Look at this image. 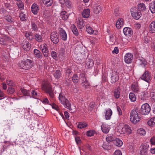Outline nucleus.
I'll use <instances>...</instances> for the list:
<instances>
[{"label":"nucleus","mask_w":155,"mask_h":155,"mask_svg":"<svg viewBox=\"0 0 155 155\" xmlns=\"http://www.w3.org/2000/svg\"><path fill=\"white\" fill-rule=\"evenodd\" d=\"M140 110L138 107H135L131 111L130 119L133 123L136 124L140 120V117L138 114Z\"/></svg>","instance_id":"nucleus-1"},{"label":"nucleus","mask_w":155,"mask_h":155,"mask_svg":"<svg viewBox=\"0 0 155 155\" xmlns=\"http://www.w3.org/2000/svg\"><path fill=\"white\" fill-rule=\"evenodd\" d=\"M33 62L31 60L27 59L25 61H23L18 64L20 68L25 70L30 69L33 66Z\"/></svg>","instance_id":"nucleus-2"},{"label":"nucleus","mask_w":155,"mask_h":155,"mask_svg":"<svg viewBox=\"0 0 155 155\" xmlns=\"http://www.w3.org/2000/svg\"><path fill=\"white\" fill-rule=\"evenodd\" d=\"M150 108L149 105L147 103L143 104L140 110V113L143 115H147L150 112Z\"/></svg>","instance_id":"nucleus-3"},{"label":"nucleus","mask_w":155,"mask_h":155,"mask_svg":"<svg viewBox=\"0 0 155 155\" xmlns=\"http://www.w3.org/2000/svg\"><path fill=\"white\" fill-rule=\"evenodd\" d=\"M50 38L51 41L54 44H57L59 42V35L56 31L52 32L51 33Z\"/></svg>","instance_id":"nucleus-4"},{"label":"nucleus","mask_w":155,"mask_h":155,"mask_svg":"<svg viewBox=\"0 0 155 155\" xmlns=\"http://www.w3.org/2000/svg\"><path fill=\"white\" fill-rule=\"evenodd\" d=\"M149 147V145L147 144L142 145L140 147V152L141 155H147Z\"/></svg>","instance_id":"nucleus-5"},{"label":"nucleus","mask_w":155,"mask_h":155,"mask_svg":"<svg viewBox=\"0 0 155 155\" xmlns=\"http://www.w3.org/2000/svg\"><path fill=\"white\" fill-rule=\"evenodd\" d=\"M141 78L147 82L149 83L151 80V77L149 72L146 71L142 76Z\"/></svg>","instance_id":"nucleus-6"},{"label":"nucleus","mask_w":155,"mask_h":155,"mask_svg":"<svg viewBox=\"0 0 155 155\" xmlns=\"http://www.w3.org/2000/svg\"><path fill=\"white\" fill-rule=\"evenodd\" d=\"M121 132L122 134H125L126 132L128 134H130L131 133V130L128 125H125L121 129Z\"/></svg>","instance_id":"nucleus-7"},{"label":"nucleus","mask_w":155,"mask_h":155,"mask_svg":"<svg viewBox=\"0 0 155 155\" xmlns=\"http://www.w3.org/2000/svg\"><path fill=\"white\" fill-rule=\"evenodd\" d=\"M59 33L61 38L64 41H65L67 39V35L66 32L62 28H60Z\"/></svg>","instance_id":"nucleus-8"},{"label":"nucleus","mask_w":155,"mask_h":155,"mask_svg":"<svg viewBox=\"0 0 155 155\" xmlns=\"http://www.w3.org/2000/svg\"><path fill=\"white\" fill-rule=\"evenodd\" d=\"M119 79V76L117 74V72L115 71H114L112 72L111 82L112 83H114L117 81Z\"/></svg>","instance_id":"nucleus-9"},{"label":"nucleus","mask_w":155,"mask_h":155,"mask_svg":"<svg viewBox=\"0 0 155 155\" xmlns=\"http://www.w3.org/2000/svg\"><path fill=\"white\" fill-rule=\"evenodd\" d=\"M131 14L133 17L135 19H138L141 16V12L140 11L131 12Z\"/></svg>","instance_id":"nucleus-10"},{"label":"nucleus","mask_w":155,"mask_h":155,"mask_svg":"<svg viewBox=\"0 0 155 155\" xmlns=\"http://www.w3.org/2000/svg\"><path fill=\"white\" fill-rule=\"evenodd\" d=\"M123 32L126 36H130L133 34V31L131 28L128 27L124 28L123 29Z\"/></svg>","instance_id":"nucleus-11"},{"label":"nucleus","mask_w":155,"mask_h":155,"mask_svg":"<svg viewBox=\"0 0 155 155\" xmlns=\"http://www.w3.org/2000/svg\"><path fill=\"white\" fill-rule=\"evenodd\" d=\"M133 57L130 53H128L126 54L125 57V61L126 63H130L132 60Z\"/></svg>","instance_id":"nucleus-12"},{"label":"nucleus","mask_w":155,"mask_h":155,"mask_svg":"<svg viewBox=\"0 0 155 155\" xmlns=\"http://www.w3.org/2000/svg\"><path fill=\"white\" fill-rule=\"evenodd\" d=\"M149 29L152 33H155V21L151 22L149 26Z\"/></svg>","instance_id":"nucleus-13"},{"label":"nucleus","mask_w":155,"mask_h":155,"mask_svg":"<svg viewBox=\"0 0 155 155\" xmlns=\"http://www.w3.org/2000/svg\"><path fill=\"white\" fill-rule=\"evenodd\" d=\"M90 10L89 9H84L82 13L83 17L85 18H87L90 15Z\"/></svg>","instance_id":"nucleus-14"},{"label":"nucleus","mask_w":155,"mask_h":155,"mask_svg":"<svg viewBox=\"0 0 155 155\" xmlns=\"http://www.w3.org/2000/svg\"><path fill=\"white\" fill-rule=\"evenodd\" d=\"M86 64L89 68H91L94 65V62L93 60L91 59H87L86 61Z\"/></svg>","instance_id":"nucleus-15"},{"label":"nucleus","mask_w":155,"mask_h":155,"mask_svg":"<svg viewBox=\"0 0 155 155\" xmlns=\"http://www.w3.org/2000/svg\"><path fill=\"white\" fill-rule=\"evenodd\" d=\"M31 9L32 12L34 14H36L38 12L37 10H38V5L34 3L31 6Z\"/></svg>","instance_id":"nucleus-16"},{"label":"nucleus","mask_w":155,"mask_h":155,"mask_svg":"<svg viewBox=\"0 0 155 155\" xmlns=\"http://www.w3.org/2000/svg\"><path fill=\"white\" fill-rule=\"evenodd\" d=\"M113 143L116 146L120 147L122 145L123 142L119 139L116 138L115 139Z\"/></svg>","instance_id":"nucleus-17"},{"label":"nucleus","mask_w":155,"mask_h":155,"mask_svg":"<svg viewBox=\"0 0 155 155\" xmlns=\"http://www.w3.org/2000/svg\"><path fill=\"white\" fill-rule=\"evenodd\" d=\"M112 114V112L111 109H109L106 110L105 114L106 119V120L110 119Z\"/></svg>","instance_id":"nucleus-18"},{"label":"nucleus","mask_w":155,"mask_h":155,"mask_svg":"<svg viewBox=\"0 0 155 155\" xmlns=\"http://www.w3.org/2000/svg\"><path fill=\"white\" fill-rule=\"evenodd\" d=\"M22 48L25 51L29 50L31 48L30 44L28 42H25L23 44Z\"/></svg>","instance_id":"nucleus-19"},{"label":"nucleus","mask_w":155,"mask_h":155,"mask_svg":"<svg viewBox=\"0 0 155 155\" xmlns=\"http://www.w3.org/2000/svg\"><path fill=\"white\" fill-rule=\"evenodd\" d=\"M114 93L115 97L117 99L119 98L120 95V88L118 87L117 89H115Z\"/></svg>","instance_id":"nucleus-20"},{"label":"nucleus","mask_w":155,"mask_h":155,"mask_svg":"<svg viewBox=\"0 0 155 155\" xmlns=\"http://www.w3.org/2000/svg\"><path fill=\"white\" fill-rule=\"evenodd\" d=\"M123 24V19L122 18H120L118 19L116 23V27L118 29H120L121 27V25H122Z\"/></svg>","instance_id":"nucleus-21"},{"label":"nucleus","mask_w":155,"mask_h":155,"mask_svg":"<svg viewBox=\"0 0 155 155\" xmlns=\"http://www.w3.org/2000/svg\"><path fill=\"white\" fill-rule=\"evenodd\" d=\"M150 9L152 13H155V2H152L150 4Z\"/></svg>","instance_id":"nucleus-22"},{"label":"nucleus","mask_w":155,"mask_h":155,"mask_svg":"<svg viewBox=\"0 0 155 155\" xmlns=\"http://www.w3.org/2000/svg\"><path fill=\"white\" fill-rule=\"evenodd\" d=\"M93 8L94 12L96 14L99 13L101 11V8L99 5L94 6H93Z\"/></svg>","instance_id":"nucleus-23"},{"label":"nucleus","mask_w":155,"mask_h":155,"mask_svg":"<svg viewBox=\"0 0 155 155\" xmlns=\"http://www.w3.org/2000/svg\"><path fill=\"white\" fill-rule=\"evenodd\" d=\"M59 100L61 102V103L63 104H64V102H66V100H68L67 99H66L65 97L61 94H60L59 96L58 97Z\"/></svg>","instance_id":"nucleus-24"},{"label":"nucleus","mask_w":155,"mask_h":155,"mask_svg":"<svg viewBox=\"0 0 155 155\" xmlns=\"http://www.w3.org/2000/svg\"><path fill=\"white\" fill-rule=\"evenodd\" d=\"M61 15L63 20H66L68 18V15L67 14V12L65 11L61 12L60 13Z\"/></svg>","instance_id":"nucleus-25"},{"label":"nucleus","mask_w":155,"mask_h":155,"mask_svg":"<svg viewBox=\"0 0 155 155\" xmlns=\"http://www.w3.org/2000/svg\"><path fill=\"white\" fill-rule=\"evenodd\" d=\"M138 9L139 11H143L146 10L145 5L143 3H140L138 5Z\"/></svg>","instance_id":"nucleus-26"},{"label":"nucleus","mask_w":155,"mask_h":155,"mask_svg":"<svg viewBox=\"0 0 155 155\" xmlns=\"http://www.w3.org/2000/svg\"><path fill=\"white\" fill-rule=\"evenodd\" d=\"M42 2L44 4L47 6H49L51 5L53 0H42Z\"/></svg>","instance_id":"nucleus-27"},{"label":"nucleus","mask_w":155,"mask_h":155,"mask_svg":"<svg viewBox=\"0 0 155 155\" xmlns=\"http://www.w3.org/2000/svg\"><path fill=\"white\" fill-rule=\"evenodd\" d=\"M129 97L131 101L134 102L136 100V97L135 94L133 93H130L129 95Z\"/></svg>","instance_id":"nucleus-28"},{"label":"nucleus","mask_w":155,"mask_h":155,"mask_svg":"<svg viewBox=\"0 0 155 155\" xmlns=\"http://www.w3.org/2000/svg\"><path fill=\"white\" fill-rule=\"evenodd\" d=\"M95 130H90L86 132V135L88 137H91L94 135V134L96 133Z\"/></svg>","instance_id":"nucleus-29"},{"label":"nucleus","mask_w":155,"mask_h":155,"mask_svg":"<svg viewBox=\"0 0 155 155\" xmlns=\"http://www.w3.org/2000/svg\"><path fill=\"white\" fill-rule=\"evenodd\" d=\"M87 126V124L84 122H80L79 123L77 127L79 128L82 129L86 127Z\"/></svg>","instance_id":"nucleus-30"},{"label":"nucleus","mask_w":155,"mask_h":155,"mask_svg":"<svg viewBox=\"0 0 155 155\" xmlns=\"http://www.w3.org/2000/svg\"><path fill=\"white\" fill-rule=\"evenodd\" d=\"M109 143L108 142L104 143L102 147L104 149L108 150H110L111 149V147L110 145H109Z\"/></svg>","instance_id":"nucleus-31"},{"label":"nucleus","mask_w":155,"mask_h":155,"mask_svg":"<svg viewBox=\"0 0 155 155\" xmlns=\"http://www.w3.org/2000/svg\"><path fill=\"white\" fill-rule=\"evenodd\" d=\"M54 77L57 79L59 78L61 75V73L59 70H57L54 74Z\"/></svg>","instance_id":"nucleus-32"},{"label":"nucleus","mask_w":155,"mask_h":155,"mask_svg":"<svg viewBox=\"0 0 155 155\" xmlns=\"http://www.w3.org/2000/svg\"><path fill=\"white\" fill-rule=\"evenodd\" d=\"M34 52L37 57L40 58H42L41 54L39 50L35 49L34 50Z\"/></svg>","instance_id":"nucleus-33"},{"label":"nucleus","mask_w":155,"mask_h":155,"mask_svg":"<svg viewBox=\"0 0 155 155\" xmlns=\"http://www.w3.org/2000/svg\"><path fill=\"white\" fill-rule=\"evenodd\" d=\"M155 123V117L150 119L147 121V124L150 126H152Z\"/></svg>","instance_id":"nucleus-34"},{"label":"nucleus","mask_w":155,"mask_h":155,"mask_svg":"<svg viewBox=\"0 0 155 155\" xmlns=\"http://www.w3.org/2000/svg\"><path fill=\"white\" fill-rule=\"evenodd\" d=\"M72 80L74 83H77L79 81V78L77 74H74L72 77Z\"/></svg>","instance_id":"nucleus-35"},{"label":"nucleus","mask_w":155,"mask_h":155,"mask_svg":"<svg viewBox=\"0 0 155 155\" xmlns=\"http://www.w3.org/2000/svg\"><path fill=\"white\" fill-rule=\"evenodd\" d=\"M32 33L31 32H29L28 33H25V36L27 39H30V40H32L34 39V37L32 35Z\"/></svg>","instance_id":"nucleus-36"},{"label":"nucleus","mask_w":155,"mask_h":155,"mask_svg":"<svg viewBox=\"0 0 155 155\" xmlns=\"http://www.w3.org/2000/svg\"><path fill=\"white\" fill-rule=\"evenodd\" d=\"M20 90L22 93L25 96H29V92L28 90L24 89L23 88H21Z\"/></svg>","instance_id":"nucleus-37"},{"label":"nucleus","mask_w":155,"mask_h":155,"mask_svg":"<svg viewBox=\"0 0 155 155\" xmlns=\"http://www.w3.org/2000/svg\"><path fill=\"white\" fill-rule=\"evenodd\" d=\"M35 39L38 41L41 42L42 41V36L39 34H36L35 35Z\"/></svg>","instance_id":"nucleus-38"},{"label":"nucleus","mask_w":155,"mask_h":155,"mask_svg":"<svg viewBox=\"0 0 155 155\" xmlns=\"http://www.w3.org/2000/svg\"><path fill=\"white\" fill-rule=\"evenodd\" d=\"M31 25L32 29L35 31H37L38 30V27L35 22L33 21H31Z\"/></svg>","instance_id":"nucleus-39"},{"label":"nucleus","mask_w":155,"mask_h":155,"mask_svg":"<svg viewBox=\"0 0 155 155\" xmlns=\"http://www.w3.org/2000/svg\"><path fill=\"white\" fill-rule=\"evenodd\" d=\"M15 91V90L12 87H8L7 92L9 94H12Z\"/></svg>","instance_id":"nucleus-40"},{"label":"nucleus","mask_w":155,"mask_h":155,"mask_svg":"<svg viewBox=\"0 0 155 155\" xmlns=\"http://www.w3.org/2000/svg\"><path fill=\"white\" fill-rule=\"evenodd\" d=\"M132 90L135 92H137L138 90L137 85L136 84H133L131 85Z\"/></svg>","instance_id":"nucleus-41"},{"label":"nucleus","mask_w":155,"mask_h":155,"mask_svg":"<svg viewBox=\"0 0 155 155\" xmlns=\"http://www.w3.org/2000/svg\"><path fill=\"white\" fill-rule=\"evenodd\" d=\"M115 138L114 137L112 136H109L107 137L106 138V140L107 142L110 143V142H112L113 143V141L114 140Z\"/></svg>","instance_id":"nucleus-42"},{"label":"nucleus","mask_w":155,"mask_h":155,"mask_svg":"<svg viewBox=\"0 0 155 155\" xmlns=\"http://www.w3.org/2000/svg\"><path fill=\"white\" fill-rule=\"evenodd\" d=\"M81 21L79 20V22L78 23V26L80 29H82L84 26V23L82 19Z\"/></svg>","instance_id":"nucleus-43"},{"label":"nucleus","mask_w":155,"mask_h":155,"mask_svg":"<svg viewBox=\"0 0 155 155\" xmlns=\"http://www.w3.org/2000/svg\"><path fill=\"white\" fill-rule=\"evenodd\" d=\"M86 31L89 34H92L94 32V31L93 30L92 28L89 25H86Z\"/></svg>","instance_id":"nucleus-44"},{"label":"nucleus","mask_w":155,"mask_h":155,"mask_svg":"<svg viewBox=\"0 0 155 155\" xmlns=\"http://www.w3.org/2000/svg\"><path fill=\"white\" fill-rule=\"evenodd\" d=\"M101 128L102 131L104 133L107 134L108 133L109 130V129L104 126L102 125L101 126Z\"/></svg>","instance_id":"nucleus-45"},{"label":"nucleus","mask_w":155,"mask_h":155,"mask_svg":"<svg viewBox=\"0 0 155 155\" xmlns=\"http://www.w3.org/2000/svg\"><path fill=\"white\" fill-rule=\"evenodd\" d=\"M72 31L74 34L76 35L77 36L78 35V30L76 27L74 25H73V26H72Z\"/></svg>","instance_id":"nucleus-46"},{"label":"nucleus","mask_w":155,"mask_h":155,"mask_svg":"<svg viewBox=\"0 0 155 155\" xmlns=\"http://www.w3.org/2000/svg\"><path fill=\"white\" fill-rule=\"evenodd\" d=\"M66 105V107L69 110H71V104L69 103V101L68 100H66V102H64V104Z\"/></svg>","instance_id":"nucleus-47"},{"label":"nucleus","mask_w":155,"mask_h":155,"mask_svg":"<svg viewBox=\"0 0 155 155\" xmlns=\"http://www.w3.org/2000/svg\"><path fill=\"white\" fill-rule=\"evenodd\" d=\"M137 132L140 135H143L146 134V131L144 130L142 128H140L137 130Z\"/></svg>","instance_id":"nucleus-48"},{"label":"nucleus","mask_w":155,"mask_h":155,"mask_svg":"<svg viewBox=\"0 0 155 155\" xmlns=\"http://www.w3.org/2000/svg\"><path fill=\"white\" fill-rule=\"evenodd\" d=\"M5 19L7 21L9 22H12L14 21V19L10 16H6Z\"/></svg>","instance_id":"nucleus-49"},{"label":"nucleus","mask_w":155,"mask_h":155,"mask_svg":"<svg viewBox=\"0 0 155 155\" xmlns=\"http://www.w3.org/2000/svg\"><path fill=\"white\" fill-rule=\"evenodd\" d=\"M45 91L47 93H48L52 91V88L50 86H46L45 87Z\"/></svg>","instance_id":"nucleus-50"},{"label":"nucleus","mask_w":155,"mask_h":155,"mask_svg":"<svg viewBox=\"0 0 155 155\" xmlns=\"http://www.w3.org/2000/svg\"><path fill=\"white\" fill-rule=\"evenodd\" d=\"M71 82V80L68 78H66L64 80V83L65 84V85L68 86L70 85Z\"/></svg>","instance_id":"nucleus-51"},{"label":"nucleus","mask_w":155,"mask_h":155,"mask_svg":"<svg viewBox=\"0 0 155 155\" xmlns=\"http://www.w3.org/2000/svg\"><path fill=\"white\" fill-rule=\"evenodd\" d=\"M79 78L80 80L82 82L83 81H86V79L85 76L84 74L83 73L80 74Z\"/></svg>","instance_id":"nucleus-52"},{"label":"nucleus","mask_w":155,"mask_h":155,"mask_svg":"<svg viewBox=\"0 0 155 155\" xmlns=\"http://www.w3.org/2000/svg\"><path fill=\"white\" fill-rule=\"evenodd\" d=\"M17 4L18 6L20 9H24V4L21 1H19V2L18 3H17Z\"/></svg>","instance_id":"nucleus-53"},{"label":"nucleus","mask_w":155,"mask_h":155,"mask_svg":"<svg viewBox=\"0 0 155 155\" xmlns=\"http://www.w3.org/2000/svg\"><path fill=\"white\" fill-rule=\"evenodd\" d=\"M6 83L8 85L10 86H14L15 84L14 83L13 81L11 80H7Z\"/></svg>","instance_id":"nucleus-54"},{"label":"nucleus","mask_w":155,"mask_h":155,"mask_svg":"<svg viewBox=\"0 0 155 155\" xmlns=\"http://www.w3.org/2000/svg\"><path fill=\"white\" fill-rule=\"evenodd\" d=\"M139 60L141 63V64H143L145 67L147 63V61L146 60L143 58H141L139 59Z\"/></svg>","instance_id":"nucleus-55"},{"label":"nucleus","mask_w":155,"mask_h":155,"mask_svg":"<svg viewBox=\"0 0 155 155\" xmlns=\"http://www.w3.org/2000/svg\"><path fill=\"white\" fill-rule=\"evenodd\" d=\"M150 95L154 100H155V90H153L151 91L150 93Z\"/></svg>","instance_id":"nucleus-56"},{"label":"nucleus","mask_w":155,"mask_h":155,"mask_svg":"<svg viewBox=\"0 0 155 155\" xmlns=\"http://www.w3.org/2000/svg\"><path fill=\"white\" fill-rule=\"evenodd\" d=\"M7 41L5 38H1L0 39V44L3 45H6Z\"/></svg>","instance_id":"nucleus-57"},{"label":"nucleus","mask_w":155,"mask_h":155,"mask_svg":"<svg viewBox=\"0 0 155 155\" xmlns=\"http://www.w3.org/2000/svg\"><path fill=\"white\" fill-rule=\"evenodd\" d=\"M41 50L44 56L45 57H48V50H47L46 49H44V48H42Z\"/></svg>","instance_id":"nucleus-58"},{"label":"nucleus","mask_w":155,"mask_h":155,"mask_svg":"<svg viewBox=\"0 0 155 155\" xmlns=\"http://www.w3.org/2000/svg\"><path fill=\"white\" fill-rule=\"evenodd\" d=\"M25 15L22 13H21L20 14L19 17L21 19V20L22 21H25L26 20L25 18Z\"/></svg>","instance_id":"nucleus-59"},{"label":"nucleus","mask_w":155,"mask_h":155,"mask_svg":"<svg viewBox=\"0 0 155 155\" xmlns=\"http://www.w3.org/2000/svg\"><path fill=\"white\" fill-rule=\"evenodd\" d=\"M52 108L55 109V110L58 111L59 110V107L58 105L54 104V103H52V104H51Z\"/></svg>","instance_id":"nucleus-60"},{"label":"nucleus","mask_w":155,"mask_h":155,"mask_svg":"<svg viewBox=\"0 0 155 155\" xmlns=\"http://www.w3.org/2000/svg\"><path fill=\"white\" fill-rule=\"evenodd\" d=\"M75 140L77 144H79L81 143V140L80 138L78 137H77L75 138Z\"/></svg>","instance_id":"nucleus-61"},{"label":"nucleus","mask_w":155,"mask_h":155,"mask_svg":"<svg viewBox=\"0 0 155 155\" xmlns=\"http://www.w3.org/2000/svg\"><path fill=\"white\" fill-rule=\"evenodd\" d=\"M82 84L83 86H84L85 87L88 86L89 85V83L86 79V81H83L82 82Z\"/></svg>","instance_id":"nucleus-62"},{"label":"nucleus","mask_w":155,"mask_h":155,"mask_svg":"<svg viewBox=\"0 0 155 155\" xmlns=\"http://www.w3.org/2000/svg\"><path fill=\"white\" fill-rule=\"evenodd\" d=\"M51 55L54 59H55L57 58L56 53L54 51H52L51 52Z\"/></svg>","instance_id":"nucleus-63"},{"label":"nucleus","mask_w":155,"mask_h":155,"mask_svg":"<svg viewBox=\"0 0 155 155\" xmlns=\"http://www.w3.org/2000/svg\"><path fill=\"white\" fill-rule=\"evenodd\" d=\"M113 155H122L121 151L119 150H116Z\"/></svg>","instance_id":"nucleus-64"}]
</instances>
